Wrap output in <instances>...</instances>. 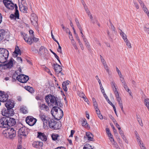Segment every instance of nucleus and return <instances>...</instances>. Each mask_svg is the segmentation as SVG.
Wrapping results in <instances>:
<instances>
[{
  "instance_id": "f257e3e1",
  "label": "nucleus",
  "mask_w": 149,
  "mask_h": 149,
  "mask_svg": "<svg viewBox=\"0 0 149 149\" xmlns=\"http://www.w3.org/2000/svg\"><path fill=\"white\" fill-rule=\"evenodd\" d=\"M45 100L49 106H54L51 111L52 115L53 116L56 117V118L58 120H60L62 118L63 115V111L57 106L61 107L62 104L59 102H58L55 97L51 95L47 96Z\"/></svg>"
},
{
  "instance_id": "f03ea898",
  "label": "nucleus",
  "mask_w": 149,
  "mask_h": 149,
  "mask_svg": "<svg viewBox=\"0 0 149 149\" xmlns=\"http://www.w3.org/2000/svg\"><path fill=\"white\" fill-rule=\"evenodd\" d=\"M4 136L7 138L11 139H13L16 136V131L14 129L9 128L3 131Z\"/></svg>"
},
{
  "instance_id": "7ed1b4c3",
  "label": "nucleus",
  "mask_w": 149,
  "mask_h": 149,
  "mask_svg": "<svg viewBox=\"0 0 149 149\" xmlns=\"http://www.w3.org/2000/svg\"><path fill=\"white\" fill-rule=\"evenodd\" d=\"M8 51L3 48H0V63H3L7 60L8 56Z\"/></svg>"
},
{
  "instance_id": "20e7f679",
  "label": "nucleus",
  "mask_w": 149,
  "mask_h": 149,
  "mask_svg": "<svg viewBox=\"0 0 149 149\" xmlns=\"http://www.w3.org/2000/svg\"><path fill=\"white\" fill-rule=\"evenodd\" d=\"M47 121L46 128H47L48 126L52 129L58 130L60 128L61 126L60 125L59 123L57 122L53 119L49 118Z\"/></svg>"
},
{
  "instance_id": "39448f33",
  "label": "nucleus",
  "mask_w": 149,
  "mask_h": 149,
  "mask_svg": "<svg viewBox=\"0 0 149 149\" xmlns=\"http://www.w3.org/2000/svg\"><path fill=\"white\" fill-rule=\"evenodd\" d=\"M3 2L7 8L10 10L14 9L16 5V4L15 5L12 1L9 0H3Z\"/></svg>"
},
{
  "instance_id": "423d86ee",
  "label": "nucleus",
  "mask_w": 149,
  "mask_h": 149,
  "mask_svg": "<svg viewBox=\"0 0 149 149\" xmlns=\"http://www.w3.org/2000/svg\"><path fill=\"white\" fill-rule=\"evenodd\" d=\"M26 123L31 126L33 125L37 121V119L33 118L32 116H27L26 119Z\"/></svg>"
},
{
  "instance_id": "0eeeda50",
  "label": "nucleus",
  "mask_w": 149,
  "mask_h": 149,
  "mask_svg": "<svg viewBox=\"0 0 149 149\" xmlns=\"http://www.w3.org/2000/svg\"><path fill=\"white\" fill-rule=\"evenodd\" d=\"M17 79L22 83H26L29 79V76L24 74H20L16 77Z\"/></svg>"
},
{
  "instance_id": "6e6552de",
  "label": "nucleus",
  "mask_w": 149,
  "mask_h": 149,
  "mask_svg": "<svg viewBox=\"0 0 149 149\" xmlns=\"http://www.w3.org/2000/svg\"><path fill=\"white\" fill-rule=\"evenodd\" d=\"M30 19L32 25L35 27H37L38 26L37 23L38 19L37 15L35 13H32L31 15Z\"/></svg>"
},
{
  "instance_id": "1a4fd4ad",
  "label": "nucleus",
  "mask_w": 149,
  "mask_h": 149,
  "mask_svg": "<svg viewBox=\"0 0 149 149\" xmlns=\"http://www.w3.org/2000/svg\"><path fill=\"white\" fill-rule=\"evenodd\" d=\"M40 118L43 122V127L45 129L46 127L47 122L48 119H49L48 117L46 116L44 113H40L39 115Z\"/></svg>"
},
{
  "instance_id": "9d476101",
  "label": "nucleus",
  "mask_w": 149,
  "mask_h": 149,
  "mask_svg": "<svg viewBox=\"0 0 149 149\" xmlns=\"http://www.w3.org/2000/svg\"><path fill=\"white\" fill-rule=\"evenodd\" d=\"M7 119L6 118L3 117L0 119V127L6 128L8 127Z\"/></svg>"
},
{
  "instance_id": "9b49d317",
  "label": "nucleus",
  "mask_w": 149,
  "mask_h": 149,
  "mask_svg": "<svg viewBox=\"0 0 149 149\" xmlns=\"http://www.w3.org/2000/svg\"><path fill=\"white\" fill-rule=\"evenodd\" d=\"M8 94L4 92L0 91V102H4L8 99Z\"/></svg>"
},
{
  "instance_id": "f8f14e48",
  "label": "nucleus",
  "mask_w": 149,
  "mask_h": 149,
  "mask_svg": "<svg viewBox=\"0 0 149 149\" xmlns=\"http://www.w3.org/2000/svg\"><path fill=\"white\" fill-rule=\"evenodd\" d=\"M5 106L8 109H12L14 106V103L13 100H8L5 104Z\"/></svg>"
},
{
  "instance_id": "ddd939ff",
  "label": "nucleus",
  "mask_w": 149,
  "mask_h": 149,
  "mask_svg": "<svg viewBox=\"0 0 149 149\" xmlns=\"http://www.w3.org/2000/svg\"><path fill=\"white\" fill-rule=\"evenodd\" d=\"M10 35V33L6 30L5 31L3 29H1L0 30V36L3 38H8L9 37Z\"/></svg>"
},
{
  "instance_id": "4468645a",
  "label": "nucleus",
  "mask_w": 149,
  "mask_h": 149,
  "mask_svg": "<svg viewBox=\"0 0 149 149\" xmlns=\"http://www.w3.org/2000/svg\"><path fill=\"white\" fill-rule=\"evenodd\" d=\"M17 5H15V14H11L10 16V17L11 19H18L19 16V11L17 10Z\"/></svg>"
},
{
  "instance_id": "2eb2a0df",
  "label": "nucleus",
  "mask_w": 149,
  "mask_h": 149,
  "mask_svg": "<svg viewBox=\"0 0 149 149\" xmlns=\"http://www.w3.org/2000/svg\"><path fill=\"white\" fill-rule=\"evenodd\" d=\"M19 133L21 135L26 136L28 134L27 130L25 127H22L18 131Z\"/></svg>"
},
{
  "instance_id": "dca6fc26",
  "label": "nucleus",
  "mask_w": 149,
  "mask_h": 149,
  "mask_svg": "<svg viewBox=\"0 0 149 149\" xmlns=\"http://www.w3.org/2000/svg\"><path fill=\"white\" fill-rule=\"evenodd\" d=\"M23 35L24 36V39L25 41L29 45L32 44L33 43V40L31 37H29L25 33L24 35Z\"/></svg>"
},
{
  "instance_id": "f3484780",
  "label": "nucleus",
  "mask_w": 149,
  "mask_h": 149,
  "mask_svg": "<svg viewBox=\"0 0 149 149\" xmlns=\"http://www.w3.org/2000/svg\"><path fill=\"white\" fill-rule=\"evenodd\" d=\"M116 100L118 102L119 106L121 110L123 113H125L124 110H123V104L122 100H121V98L120 96H118L117 95L116 97Z\"/></svg>"
},
{
  "instance_id": "a211bd4d",
  "label": "nucleus",
  "mask_w": 149,
  "mask_h": 149,
  "mask_svg": "<svg viewBox=\"0 0 149 149\" xmlns=\"http://www.w3.org/2000/svg\"><path fill=\"white\" fill-rule=\"evenodd\" d=\"M7 119L8 120V127L9 126H12L15 125V119L12 118L7 117Z\"/></svg>"
},
{
  "instance_id": "6ab92c4d",
  "label": "nucleus",
  "mask_w": 149,
  "mask_h": 149,
  "mask_svg": "<svg viewBox=\"0 0 149 149\" xmlns=\"http://www.w3.org/2000/svg\"><path fill=\"white\" fill-rule=\"evenodd\" d=\"M47 52L48 50L44 46H41L40 48L38 53L40 55H42L45 53H47Z\"/></svg>"
},
{
  "instance_id": "aec40b11",
  "label": "nucleus",
  "mask_w": 149,
  "mask_h": 149,
  "mask_svg": "<svg viewBox=\"0 0 149 149\" xmlns=\"http://www.w3.org/2000/svg\"><path fill=\"white\" fill-rule=\"evenodd\" d=\"M39 107L41 110H43L46 111H48L49 110V107L45 104L40 103L39 105Z\"/></svg>"
},
{
  "instance_id": "412c9836",
  "label": "nucleus",
  "mask_w": 149,
  "mask_h": 149,
  "mask_svg": "<svg viewBox=\"0 0 149 149\" xmlns=\"http://www.w3.org/2000/svg\"><path fill=\"white\" fill-rule=\"evenodd\" d=\"M20 10L23 13H27L28 8L26 5H20L19 6Z\"/></svg>"
},
{
  "instance_id": "4be33fe9",
  "label": "nucleus",
  "mask_w": 149,
  "mask_h": 149,
  "mask_svg": "<svg viewBox=\"0 0 149 149\" xmlns=\"http://www.w3.org/2000/svg\"><path fill=\"white\" fill-rule=\"evenodd\" d=\"M100 56L101 61L103 65H104V68L106 70L108 74H109V69L108 66L107 65L106 62H105L103 58L101 55H100Z\"/></svg>"
},
{
  "instance_id": "5701e85b",
  "label": "nucleus",
  "mask_w": 149,
  "mask_h": 149,
  "mask_svg": "<svg viewBox=\"0 0 149 149\" xmlns=\"http://www.w3.org/2000/svg\"><path fill=\"white\" fill-rule=\"evenodd\" d=\"M93 134L90 132H87L86 135L84 137V138L87 139L88 140L93 141Z\"/></svg>"
},
{
  "instance_id": "b1692460",
  "label": "nucleus",
  "mask_w": 149,
  "mask_h": 149,
  "mask_svg": "<svg viewBox=\"0 0 149 149\" xmlns=\"http://www.w3.org/2000/svg\"><path fill=\"white\" fill-rule=\"evenodd\" d=\"M14 60L13 58H11L8 62V63L5 64L4 66L7 68H11L13 66V62Z\"/></svg>"
},
{
  "instance_id": "393cba45",
  "label": "nucleus",
  "mask_w": 149,
  "mask_h": 149,
  "mask_svg": "<svg viewBox=\"0 0 149 149\" xmlns=\"http://www.w3.org/2000/svg\"><path fill=\"white\" fill-rule=\"evenodd\" d=\"M8 110L3 109L1 111V114L3 116L6 117V118L9 117L11 116V114L9 113Z\"/></svg>"
},
{
  "instance_id": "a878e982",
  "label": "nucleus",
  "mask_w": 149,
  "mask_h": 149,
  "mask_svg": "<svg viewBox=\"0 0 149 149\" xmlns=\"http://www.w3.org/2000/svg\"><path fill=\"white\" fill-rule=\"evenodd\" d=\"M111 84L112 86V87L113 89V92L114 93V94L115 95L116 97V95H117L118 96H120L119 93L118 91H117V89L116 87V86H115V83L113 82H112L111 83Z\"/></svg>"
},
{
  "instance_id": "bb28decb",
  "label": "nucleus",
  "mask_w": 149,
  "mask_h": 149,
  "mask_svg": "<svg viewBox=\"0 0 149 149\" xmlns=\"http://www.w3.org/2000/svg\"><path fill=\"white\" fill-rule=\"evenodd\" d=\"M88 17L91 19V21L93 23H96L99 26V27H100L99 23L98 22V21L97 19L96 18H94L93 19V16L91 13L88 14Z\"/></svg>"
},
{
  "instance_id": "cd10ccee",
  "label": "nucleus",
  "mask_w": 149,
  "mask_h": 149,
  "mask_svg": "<svg viewBox=\"0 0 149 149\" xmlns=\"http://www.w3.org/2000/svg\"><path fill=\"white\" fill-rule=\"evenodd\" d=\"M43 145L42 142L39 141H35L33 142V146L35 148H38L39 147H42Z\"/></svg>"
},
{
  "instance_id": "c85d7f7f",
  "label": "nucleus",
  "mask_w": 149,
  "mask_h": 149,
  "mask_svg": "<svg viewBox=\"0 0 149 149\" xmlns=\"http://www.w3.org/2000/svg\"><path fill=\"white\" fill-rule=\"evenodd\" d=\"M54 69L55 72L58 73L61 72L62 70L61 66L57 64L54 65Z\"/></svg>"
},
{
  "instance_id": "c756f323",
  "label": "nucleus",
  "mask_w": 149,
  "mask_h": 149,
  "mask_svg": "<svg viewBox=\"0 0 149 149\" xmlns=\"http://www.w3.org/2000/svg\"><path fill=\"white\" fill-rule=\"evenodd\" d=\"M38 137L43 141H45L47 140L46 136L42 133L38 132Z\"/></svg>"
},
{
  "instance_id": "7c9ffc66",
  "label": "nucleus",
  "mask_w": 149,
  "mask_h": 149,
  "mask_svg": "<svg viewBox=\"0 0 149 149\" xmlns=\"http://www.w3.org/2000/svg\"><path fill=\"white\" fill-rule=\"evenodd\" d=\"M123 86L125 89V90L127 92H128L129 93L130 95V96H132V92L131 91H130V89L129 88L128 86H127L126 84L125 83V84H123Z\"/></svg>"
},
{
  "instance_id": "2f4dec72",
  "label": "nucleus",
  "mask_w": 149,
  "mask_h": 149,
  "mask_svg": "<svg viewBox=\"0 0 149 149\" xmlns=\"http://www.w3.org/2000/svg\"><path fill=\"white\" fill-rule=\"evenodd\" d=\"M14 52L16 54V56H17L18 55H21V54L20 50L19 49V47L17 46L15 47Z\"/></svg>"
},
{
  "instance_id": "473e14b6",
  "label": "nucleus",
  "mask_w": 149,
  "mask_h": 149,
  "mask_svg": "<svg viewBox=\"0 0 149 149\" xmlns=\"http://www.w3.org/2000/svg\"><path fill=\"white\" fill-rule=\"evenodd\" d=\"M120 34L121 36L123 39L124 40V41L127 39L126 35L124 33H123L121 30H120Z\"/></svg>"
},
{
  "instance_id": "72a5a7b5",
  "label": "nucleus",
  "mask_w": 149,
  "mask_h": 149,
  "mask_svg": "<svg viewBox=\"0 0 149 149\" xmlns=\"http://www.w3.org/2000/svg\"><path fill=\"white\" fill-rule=\"evenodd\" d=\"M144 103L149 111V99L146 98L144 100Z\"/></svg>"
},
{
  "instance_id": "f704fd0d",
  "label": "nucleus",
  "mask_w": 149,
  "mask_h": 149,
  "mask_svg": "<svg viewBox=\"0 0 149 149\" xmlns=\"http://www.w3.org/2000/svg\"><path fill=\"white\" fill-rule=\"evenodd\" d=\"M124 41L125 42L126 45L127 46L128 48L130 49L132 48L131 44L128 39Z\"/></svg>"
},
{
  "instance_id": "c9c22d12",
  "label": "nucleus",
  "mask_w": 149,
  "mask_h": 149,
  "mask_svg": "<svg viewBox=\"0 0 149 149\" xmlns=\"http://www.w3.org/2000/svg\"><path fill=\"white\" fill-rule=\"evenodd\" d=\"M21 111L24 113H27V111L26 109V107H20Z\"/></svg>"
},
{
  "instance_id": "e433bc0d",
  "label": "nucleus",
  "mask_w": 149,
  "mask_h": 149,
  "mask_svg": "<svg viewBox=\"0 0 149 149\" xmlns=\"http://www.w3.org/2000/svg\"><path fill=\"white\" fill-rule=\"evenodd\" d=\"M51 136L52 140L55 141L57 139L58 136L57 134H52Z\"/></svg>"
},
{
  "instance_id": "4c0bfd02",
  "label": "nucleus",
  "mask_w": 149,
  "mask_h": 149,
  "mask_svg": "<svg viewBox=\"0 0 149 149\" xmlns=\"http://www.w3.org/2000/svg\"><path fill=\"white\" fill-rule=\"evenodd\" d=\"M19 6L20 5H26L25 0H18Z\"/></svg>"
},
{
  "instance_id": "58836bf2",
  "label": "nucleus",
  "mask_w": 149,
  "mask_h": 149,
  "mask_svg": "<svg viewBox=\"0 0 149 149\" xmlns=\"http://www.w3.org/2000/svg\"><path fill=\"white\" fill-rule=\"evenodd\" d=\"M82 125L83 126H85L86 125L87 127H88V126L89 125L85 119H83L82 122Z\"/></svg>"
},
{
  "instance_id": "ea45409f",
  "label": "nucleus",
  "mask_w": 149,
  "mask_h": 149,
  "mask_svg": "<svg viewBox=\"0 0 149 149\" xmlns=\"http://www.w3.org/2000/svg\"><path fill=\"white\" fill-rule=\"evenodd\" d=\"M136 138L137 140L138 143H139V145H141L142 144H143V142L140 140V139L139 136H137L136 137Z\"/></svg>"
},
{
  "instance_id": "a19ab883",
  "label": "nucleus",
  "mask_w": 149,
  "mask_h": 149,
  "mask_svg": "<svg viewBox=\"0 0 149 149\" xmlns=\"http://www.w3.org/2000/svg\"><path fill=\"white\" fill-rule=\"evenodd\" d=\"M31 50L34 53H36L38 52V51L34 47H32L31 48Z\"/></svg>"
},
{
  "instance_id": "79ce46f5",
  "label": "nucleus",
  "mask_w": 149,
  "mask_h": 149,
  "mask_svg": "<svg viewBox=\"0 0 149 149\" xmlns=\"http://www.w3.org/2000/svg\"><path fill=\"white\" fill-rule=\"evenodd\" d=\"M111 140H111V142L112 144L113 145L115 148L117 147L118 146L117 143L114 141V139H112Z\"/></svg>"
},
{
  "instance_id": "37998d69",
  "label": "nucleus",
  "mask_w": 149,
  "mask_h": 149,
  "mask_svg": "<svg viewBox=\"0 0 149 149\" xmlns=\"http://www.w3.org/2000/svg\"><path fill=\"white\" fill-rule=\"evenodd\" d=\"M62 87L63 90L66 91H67L68 88H67L66 86L65 85V83H63L62 84Z\"/></svg>"
},
{
  "instance_id": "c03bdc74",
  "label": "nucleus",
  "mask_w": 149,
  "mask_h": 149,
  "mask_svg": "<svg viewBox=\"0 0 149 149\" xmlns=\"http://www.w3.org/2000/svg\"><path fill=\"white\" fill-rule=\"evenodd\" d=\"M31 37L32 38L33 41L35 42H36L39 40V39L34 37V36Z\"/></svg>"
},
{
  "instance_id": "a18cd8bd",
  "label": "nucleus",
  "mask_w": 149,
  "mask_h": 149,
  "mask_svg": "<svg viewBox=\"0 0 149 149\" xmlns=\"http://www.w3.org/2000/svg\"><path fill=\"white\" fill-rule=\"evenodd\" d=\"M45 70L49 74L51 75H52V74L51 72L46 67H45L44 68Z\"/></svg>"
},
{
  "instance_id": "49530a36",
  "label": "nucleus",
  "mask_w": 149,
  "mask_h": 149,
  "mask_svg": "<svg viewBox=\"0 0 149 149\" xmlns=\"http://www.w3.org/2000/svg\"><path fill=\"white\" fill-rule=\"evenodd\" d=\"M138 121L139 123V125L141 126H143V124L142 123L141 120L140 118H138Z\"/></svg>"
},
{
  "instance_id": "de8ad7c7",
  "label": "nucleus",
  "mask_w": 149,
  "mask_h": 149,
  "mask_svg": "<svg viewBox=\"0 0 149 149\" xmlns=\"http://www.w3.org/2000/svg\"><path fill=\"white\" fill-rule=\"evenodd\" d=\"M29 34L30 35V36L32 37L34 36L33 33L34 31L32 30H30L29 31Z\"/></svg>"
},
{
  "instance_id": "09e8293b",
  "label": "nucleus",
  "mask_w": 149,
  "mask_h": 149,
  "mask_svg": "<svg viewBox=\"0 0 149 149\" xmlns=\"http://www.w3.org/2000/svg\"><path fill=\"white\" fill-rule=\"evenodd\" d=\"M78 95L80 97H81L82 98L85 96V94L83 93L79 92L78 93Z\"/></svg>"
},
{
  "instance_id": "8fccbe9b",
  "label": "nucleus",
  "mask_w": 149,
  "mask_h": 149,
  "mask_svg": "<svg viewBox=\"0 0 149 149\" xmlns=\"http://www.w3.org/2000/svg\"><path fill=\"white\" fill-rule=\"evenodd\" d=\"M134 3V4L135 6L136 7V8L137 9H138L139 8V6L138 4V3L135 2L134 0L133 1Z\"/></svg>"
},
{
  "instance_id": "3c124183",
  "label": "nucleus",
  "mask_w": 149,
  "mask_h": 149,
  "mask_svg": "<svg viewBox=\"0 0 149 149\" xmlns=\"http://www.w3.org/2000/svg\"><path fill=\"white\" fill-rule=\"evenodd\" d=\"M119 133L121 135V136H123L125 137V135L124 134V133H123V131H122L121 129H120V130H119Z\"/></svg>"
},
{
  "instance_id": "603ef678",
  "label": "nucleus",
  "mask_w": 149,
  "mask_h": 149,
  "mask_svg": "<svg viewBox=\"0 0 149 149\" xmlns=\"http://www.w3.org/2000/svg\"><path fill=\"white\" fill-rule=\"evenodd\" d=\"M82 38L83 39V41L85 42V43L87 42H88V41L87 40L86 38H85V37L84 36V35H82Z\"/></svg>"
},
{
  "instance_id": "864d4df0",
  "label": "nucleus",
  "mask_w": 149,
  "mask_h": 149,
  "mask_svg": "<svg viewBox=\"0 0 149 149\" xmlns=\"http://www.w3.org/2000/svg\"><path fill=\"white\" fill-rule=\"evenodd\" d=\"M57 51L60 53L62 54L61 52V47L60 45H58V48L57 50Z\"/></svg>"
},
{
  "instance_id": "5fc2aeb1",
  "label": "nucleus",
  "mask_w": 149,
  "mask_h": 149,
  "mask_svg": "<svg viewBox=\"0 0 149 149\" xmlns=\"http://www.w3.org/2000/svg\"><path fill=\"white\" fill-rule=\"evenodd\" d=\"M95 109L97 114H99L100 113V110L97 107L95 108Z\"/></svg>"
},
{
  "instance_id": "6e6d98bb",
  "label": "nucleus",
  "mask_w": 149,
  "mask_h": 149,
  "mask_svg": "<svg viewBox=\"0 0 149 149\" xmlns=\"http://www.w3.org/2000/svg\"><path fill=\"white\" fill-rule=\"evenodd\" d=\"M108 136L109 137V139H110V141H111L112 139H114L113 137V136L111 134H109L108 135Z\"/></svg>"
},
{
  "instance_id": "4d7b16f0",
  "label": "nucleus",
  "mask_w": 149,
  "mask_h": 149,
  "mask_svg": "<svg viewBox=\"0 0 149 149\" xmlns=\"http://www.w3.org/2000/svg\"><path fill=\"white\" fill-rule=\"evenodd\" d=\"M120 81L122 83V84H125L126 83L125 82V81L124 78H121L120 79Z\"/></svg>"
},
{
  "instance_id": "13d9d810",
  "label": "nucleus",
  "mask_w": 149,
  "mask_h": 149,
  "mask_svg": "<svg viewBox=\"0 0 149 149\" xmlns=\"http://www.w3.org/2000/svg\"><path fill=\"white\" fill-rule=\"evenodd\" d=\"M17 59L18 62H20L21 63H22V59L21 57H17Z\"/></svg>"
},
{
  "instance_id": "bf43d9fd",
  "label": "nucleus",
  "mask_w": 149,
  "mask_h": 149,
  "mask_svg": "<svg viewBox=\"0 0 149 149\" xmlns=\"http://www.w3.org/2000/svg\"><path fill=\"white\" fill-rule=\"evenodd\" d=\"M50 51H51V52L54 55V56L55 57L56 59H58V56L54 52H53L52 50H50Z\"/></svg>"
},
{
  "instance_id": "052dcab7",
  "label": "nucleus",
  "mask_w": 149,
  "mask_h": 149,
  "mask_svg": "<svg viewBox=\"0 0 149 149\" xmlns=\"http://www.w3.org/2000/svg\"><path fill=\"white\" fill-rule=\"evenodd\" d=\"M140 146L141 149H146L143 143L141 145H140Z\"/></svg>"
},
{
  "instance_id": "680f3d73",
  "label": "nucleus",
  "mask_w": 149,
  "mask_h": 149,
  "mask_svg": "<svg viewBox=\"0 0 149 149\" xmlns=\"http://www.w3.org/2000/svg\"><path fill=\"white\" fill-rule=\"evenodd\" d=\"M97 116H98V117L100 119H103V117L102 115L100 113H99V114H97Z\"/></svg>"
},
{
  "instance_id": "e2e57ef3",
  "label": "nucleus",
  "mask_w": 149,
  "mask_h": 149,
  "mask_svg": "<svg viewBox=\"0 0 149 149\" xmlns=\"http://www.w3.org/2000/svg\"><path fill=\"white\" fill-rule=\"evenodd\" d=\"M93 103L95 108L97 107V102H94Z\"/></svg>"
},
{
  "instance_id": "0e129e2a",
  "label": "nucleus",
  "mask_w": 149,
  "mask_h": 149,
  "mask_svg": "<svg viewBox=\"0 0 149 149\" xmlns=\"http://www.w3.org/2000/svg\"><path fill=\"white\" fill-rule=\"evenodd\" d=\"M71 41L72 42V43L73 45H74L75 44H76V42L73 39H71Z\"/></svg>"
},
{
  "instance_id": "69168bd1",
  "label": "nucleus",
  "mask_w": 149,
  "mask_h": 149,
  "mask_svg": "<svg viewBox=\"0 0 149 149\" xmlns=\"http://www.w3.org/2000/svg\"><path fill=\"white\" fill-rule=\"evenodd\" d=\"M79 45L80 47H81V49L82 50H83L84 49V47L83 46V44L81 42L79 43Z\"/></svg>"
},
{
  "instance_id": "338daca9",
  "label": "nucleus",
  "mask_w": 149,
  "mask_h": 149,
  "mask_svg": "<svg viewBox=\"0 0 149 149\" xmlns=\"http://www.w3.org/2000/svg\"><path fill=\"white\" fill-rule=\"evenodd\" d=\"M74 132V131L73 130H71V131L70 135V137H72L73 134Z\"/></svg>"
},
{
  "instance_id": "774afa93",
  "label": "nucleus",
  "mask_w": 149,
  "mask_h": 149,
  "mask_svg": "<svg viewBox=\"0 0 149 149\" xmlns=\"http://www.w3.org/2000/svg\"><path fill=\"white\" fill-rule=\"evenodd\" d=\"M55 149H65V148L63 147H58L57 148H55Z\"/></svg>"
}]
</instances>
